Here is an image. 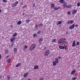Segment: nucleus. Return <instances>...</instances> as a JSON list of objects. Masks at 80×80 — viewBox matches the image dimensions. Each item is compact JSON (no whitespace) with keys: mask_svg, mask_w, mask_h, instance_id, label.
I'll list each match as a JSON object with an SVG mask.
<instances>
[{"mask_svg":"<svg viewBox=\"0 0 80 80\" xmlns=\"http://www.w3.org/2000/svg\"><path fill=\"white\" fill-rule=\"evenodd\" d=\"M36 47V44H32L29 48V50L30 51H32V50H33Z\"/></svg>","mask_w":80,"mask_h":80,"instance_id":"obj_1","label":"nucleus"},{"mask_svg":"<svg viewBox=\"0 0 80 80\" xmlns=\"http://www.w3.org/2000/svg\"><path fill=\"white\" fill-rule=\"evenodd\" d=\"M58 63V59L57 58H56L55 60L53 61L52 62V65L53 66H55L57 63Z\"/></svg>","mask_w":80,"mask_h":80,"instance_id":"obj_2","label":"nucleus"},{"mask_svg":"<svg viewBox=\"0 0 80 80\" xmlns=\"http://www.w3.org/2000/svg\"><path fill=\"white\" fill-rule=\"evenodd\" d=\"M64 40H65V38H61L58 41V43L60 44V43H65Z\"/></svg>","mask_w":80,"mask_h":80,"instance_id":"obj_3","label":"nucleus"},{"mask_svg":"<svg viewBox=\"0 0 80 80\" xmlns=\"http://www.w3.org/2000/svg\"><path fill=\"white\" fill-rule=\"evenodd\" d=\"M59 48L60 49H65V50H67V46H59Z\"/></svg>","mask_w":80,"mask_h":80,"instance_id":"obj_4","label":"nucleus"},{"mask_svg":"<svg viewBox=\"0 0 80 80\" xmlns=\"http://www.w3.org/2000/svg\"><path fill=\"white\" fill-rule=\"evenodd\" d=\"M50 53V51L49 50H47L44 53V55L45 56H47Z\"/></svg>","mask_w":80,"mask_h":80,"instance_id":"obj_5","label":"nucleus"},{"mask_svg":"<svg viewBox=\"0 0 80 80\" xmlns=\"http://www.w3.org/2000/svg\"><path fill=\"white\" fill-rule=\"evenodd\" d=\"M75 27V24H73L69 27V29H73Z\"/></svg>","mask_w":80,"mask_h":80,"instance_id":"obj_6","label":"nucleus"},{"mask_svg":"<svg viewBox=\"0 0 80 80\" xmlns=\"http://www.w3.org/2000/svg\"><path fill=\"white\" fill-rule=\"evenodd\" d=\"M77 10H74L72 11V14L73 15H75L77 13Z\"/></svg>","mask_w":80,"mask_h":80,"instance_id":"obj_7","label":"nucleus"},{"mask_svg":"<svg viewBox=\"0 0 80 80\" xmlns=\"http://www.w3.org/2000/svg\"><path fill=\"white\" fill-rule=\"evenodd\" d=\"M18 1L16 2L15 3H14L13 5H12V7H15V6H16L18 4Z\"/></svg>","mask_w":80,"mask_h":80,"instance_id":"obj_8","label":"nucleus"},{"mask_svg":"<svg viewBox=\"0 0 80 80\" xmlns=\"http://www.w3.org/2000/svg\"><path fill=\"white\" fill-rule=\"evenodd\" d=\"M76 41H74L72 42V47H75L76 44H75Z\"/></svg>","mask_w":80,"mask_h":80,"instance_id":"obj_9","label":"nucleus"},{"mask_svg":"<svg viewBox=\"0 0 80 80\" xmlns=\"http://www.w3.org/2000/svg\"><path fill=\"white\" fill-rule=\"evenodd\" d=\"M67 3L66 2L64 3L63 4V7H64V8L65 7H67Z\"/></svg>","mask_w":80,"mask_h":80,"instance_id":"obj_10","label":"nucleus"},{"mask_svg":"<svg viewBox=\"0 0 80 80\" xmlns=\"http://www.w3.org/2000/svg\"><path fill=\"white\" fill-rule=\"evenodd\" d=\"M39 68V67H38V65H36L35 66L34 68L35 69H38V68Z\"/></svg>","mask_w":80,"mask_h":80,"instance_id":"obj_11","label":"nucleus"},{"mask_svg":"<svg viewBox=\"0 0 80 80\" xmlns=\"http://www.w3.org/2000/svg\"><path fill=\"white\" fill-rule=\"evenodd\" d=\"M75 72H76V71H75V70H74L73 71H72V72L71 73V75H74V74H75Z\"/></svg>","mask_w":80,"mask_h":80,"instance_id":"obj_12","label":"nucleus"},{"mask_svg":"<svg viewBox=\"0 0 80 80\" xmlns=\"http://www.w3.org/2000/svg\"><path fill=\"white\" fill-rule=\"evenodd\" d=\"M59 2H61V3H63L65 2L64 0H60L59 1Z\"/></svg>","mask_w":80,"mask_h":80,"instance_id":"obj_13","label":"nucleus"},{"mask_svg":"<svg viewBox=\"0 0 80 80\" xmlns=\"http://www.w3.org/2000/svg\"><path fill=\"white\" fill-rule=\"evenodd\" d=\"M28 72H27L25 73L24 75V77H26L27 75H28Z\"/></svg>","mask_w":80,"mask_h":80,"instance_id":"obj_14","label":"nucleus"},{"mask_svg":"<svg viewBox=\"0 0 80 80\" xmlns=\"http://www.w3.org/2000/svg\"><path fill=\"white\" fill-rule=\"evenodd\" d=\"M71 7H72V5H68V6H67V8H71Z\"/></svg>","mask_w":80,"mask_h":80,"instance_id":"obj_15","label":"nucleus"},{"mask_svg":"<svg viewBox=\"0 0 80 80\" xmlns=\"http://www.w3.org/2000/svg\"><path fill=\"white\" fill-rule=\"evenodd\" d=\"M55 6V5L54 4H52L51 5V7H52V8H53V7H54Z\"/></svg>","mask_w":80,"mask_h":80,"instance_id":"obj_16","label":"nucleus"},{"mask_svg":"<svg viewBox=\"0 0 80 80\" xmlns=\"http://www.w3.org/2000/svg\"><path fill=\"white\" fill-rule=\"evenodd\" d=\"M21 23H22V22H21V21H19L17 22V24L18 25H20V24H21Z\"/></svg>","mask_w":80,"mask_h":80,"instance_id":"obj_17","label":"nucleus"},{"mask_svg":"<svg viewBox=\"0 0 80 80\" xmlns=\"http://www.w3.org/2000/svg\"><path fill=\"white\" fill-rule=\"evenodd\" d=\"M15 38H11V42H13V40H15Z\"/></svg>","mask_w":80,"mask_h":80,"instance_id":"obj_18","label":"nucleus"},{"mask_svg":"<svg viewBox=\"0 0 80 80\" xmlns=\"http://www.w3.org/2000/svg\"><path fill=\"white\" fill-rule=\"evenodd\" d=\"M15 38H11V42H13V40H15Z\"/></svg>","mask_w":80,"mask_h":80,"instance_id":"obj_19","label":"nucleus"},{"mask_svg":"<svg viewBox=\"0 0 80 80\" xmlns=\"http://www.w3.org/2000/svg\"><path fill=\"white\" fill-rule=\"evenodd\" d=\"M43 40V38H41L40 39H39V43H40V42H42Z\"/></svg>","mask_w":80,"mask_h":80,"instance_id":"obj_20","label":"nucleus"},{"mask_svg":"<svg viewBox=\"0 0 80 80\" xmlns=\"http://www.w3.org/2000/svg\"><path fill=\"white\" fill-rule=\"evenodd\" d=\"M14 52L15 53H16L17 52V48H15L14 49Z\"/></svg>","mask_w":80,"mask_h":80,"instance_id":"obj_21","label":"nucleus"},{"mask_svg":"<svg viewBox=\"0 0 80 80\" xmlns=\"http://www.w3.org/2000/svg\"><path fill=\"white\" fill-rule=\"evenodd\" d=\"M62 23V22L61 21H59L57 23V25H59V24H61Z\"/></svg>","mask_w":80,"mask_h":80,"instance_id":"obj_22","label":"nucleus"},{"mask_svg":"<svg viewBox=\"0 0 80 80\" xmlns=\"http://www.w3.org/2000/svg\"><path fill=\"white\" fill-rule=\"evenodd\" d=\"M7 62L8 63H10V59H9L7 60Z\"/></svg>","mask_w":80,"mask_h":80,"instance_id":"obj_23","label":"nucleus"},{"mask_svg":"<svg viewBox=\"0 0 80 80\" xmlns=\"http://www.w3.org/2000/svg\"><path fill=\"white\" fill-rule=\"evenodd\" d=\"M52 42H55L56 41V39H52Z\"/></svg>","mask_w":80,"mask_h":80,"instance_id":"obj_24","label":"nucleus"},{"mask_svg":"<svg viewBox=\"0 0 80 80\" xmlns=\"http://www.w3.org/2000/svg\"><path fill=\"white\" fill-rule=\"evenodd\" d=\"M20 65V64L19 63L16 65V67H18Z\"/></svg>","mask_w":80,"mask_h":80,"instance_id":"obj_25","label":"nucleus"},{"mask_svg":"<svg viewBox=\"0 0 80 80\" xmlns=\"http://www.w3.org/2000/svg\"><path fill=\"white\" fill-rule=\"evenodd\" d=\"M77 79V78H73L72 79V80H75Z\"/></svg>","mask_w":80,"mask_h":80,"instance_id":"obj_26","label":"nucleus"},{"mask_svg":"<svg viewBox=\"0 0 80 80\" xmlns=\"http://www.w3.org/2000/svg\"><path fill=\"white\" fill-rule=\"evenodd\" d=\"M70 13H71V12H70V11H68V15H70Z\"/></svg>","mask_w":80,"mask_h":80,"instance_id":"obj_27","label":"nucleus"},{"mask_svg":"<svg viewBox=\"0 0 80 80\" xmlns=\"http://www.w3.org/2000/svg\"><path fill=\"white\" fill-rule=\"evenodd\" d=\"M17 36V33H15L13 35V37H15V36Z\"/></svg>","mask_w":80,"mask_h":80,"instance_id":"obj_28","label":"nucleus"},{"mask_svg":"<svg viewBox=\"0 0 80 80\" xmlns=\"http://www.w3.org/2000/svg\"><path fill=\"white\" fill-rule=\"evenodd\" d=\"M33 36L34 37H35L37 36V34H34L33 35Z\"/></svg>","mask_w":80,"mask_h":80,"instance_id":"obj_29","label":"nucleus"},{"mask_svg":"<svg viewBox=\"0 0 80 80\" xmlns=\"http://www.w3.org/2000/svg\"><path fill=\"white\" fill-rule=\"evenodd\" d=\"M70 22L71 23H73V20L70 21Z\"/></svg>","mask_w":80,"mask_h":80,"instance_id":"obj_30","label":"nucleus"},{"mask_svg":"<svg viewBox=\"0 0 80 80\" xmlns=\"http://www.w3.org/2000/svg\"><path fill=\"white\" fill-rule=\"evenodd\" d=\"M79 43H80L79 42H77L76 43L77 45H79Z\"/></svg>","mask_w":80,"mask_h":80,"instance_id":"obj_31","label":"nucleus"},{"mask_svg":"<svg viewBox=\"0 0 80 80\" xmlns=\"http://www.w3.org/2000/svg\"><path fill=\"white\" fill-rule=\"evenodd\" d=\"M28 47L27 46V45H25V46H24V48H27V47Z\"/></svg>","mask_w":80,"mask_h":80,"instance_id":"obj_32","label":"nucleus"},{"mask_svg":"<svg viewBox=\"0 0 80 80\" xmlns=\"http://www.w3.org/2000/svg\"><path fill=\"white\" fill-rule=\"evenodd\" d=\"M80 3H78L77 4V6H78V7H79V6H80Z\"/></svg>","mask_w":80,"mask_h":80,"instance_id":"obj_33","label":"nucleus"},{"mask_svg":"<svg viewBox=\"0 0 80 80\" xmlns=\"http://www.w3.org/2000/svg\"><path fill=\"white\" fill-rule=\"evenodd\" d=\"M58 8H54V10H58Z\"/></svg>","mask_w":80,"mask_h":80,"instance_id":"obj_34","label":"nucleus"},{"mask_svg":"<svg viewBox=\"0 0 80 80\" xmlns=\"http://www.w3.org/2000/svg\"><path fill=\"white\" fill-rule=\"evenodd\" d=\"M30 21V20H28L26 21V23H28V22Z\"/></svg>","mask_w":80,"mask_h":80,"instance_id":"obj_35","label":"nucleus"},{"mask_svg":"<svg viewBox=\"0 0 80 80\" xmlns=\"http://www.w3.org/2000/svg\"><path fill=\"white\" fill-rule=\"evenodd\" d=\"M42 48H44L43 50H45V49H46V48H47L45 47H42Z\"/></svg>","mask_w":80,"mask_h":80,"instance_id":"obj_36","label":"nucleus"},{"mask_svg":"<svg viewBox=\"0 0 80 80\" xmlns=\"http://www.w3.org/2000/svg\"><path fill=\"white\" fill-rule=\"evenodd\" d=\"M68 24H69V23H70V21H69L68 22Z\"/></svg>","mask_w":80,"mask_h":80,"instance_id":"obj_37","label":"nucleus"},{"mask_svg":"<svg viewBox=\"0 0 80 80\" xmlns=\"http://www.w3.org/2000/svg\"><path fill=\"white\" fill-rule=\"evenodd\" d=\"M42 24H40L39 25V27H42Z\"/></svg>","mask_w":80,"mask_h":80,"instance_id":"obj_38","label":"nucleus"},{"mask_svg":"<svg viewBox=\"0 0 80 80\" xmlns=\"http://www.w3.org/2000/svg\"><path fill=\"white\" fill-rule=\"evenodd\" d=\"M3 2H7V0H3Z\"/></svg>","mask_w":80,"mask_h":80,"instance_id":"obj_39","label":"nucleus"},{"mask_svg":"<svg viewBox=\"0 0 80 80\" xmlns=\"http://www.w3.org/2000/svg\"><path fill=\"white\" fill-rule=\"evenodd\" d=\"M41 33V32L40 31H38V34H39V33Z\"/></svg>","mask_w":80,"mask_h":80,"instance_id":"obj_40","label":"nucleus"},{"mask_svg":"<svg viewBox=\"0 0 80 80\" xmlns=\"http://www.w3.org/2000/svg\"><path fill=\"white\" fill-rule=\"evenodd\" d=\"M75 26L76 27H78V25L77 24H76L75 25Z\"/></svg>","mask_w":80,"mask_h":80,"instance_id":"obj_41","label":"nucleus"},{"mask_svg":"<svg viewBox=\"0 0 80 80\" xmlns=\"http://www.w3.org/2000/svg\"><path fill=\"white\" fill-rule=\"evenodd\" d=\"M13 43H12V44L11 45V47H12V46H13Z\"/></svg>","mask_w":80,"mask_h":80,"instance_id":"obj_42","label":"nucleus"},{"mask_svg":"<svg viewBox=\"0 0 80 80\" xmlns=\"http://www.w3.org/2000/svg\"><path fill=\"white\" fill-rule=\"evenodd\" d=\"M38 25H36V26H35V27H36V28H37V27H38Z\"/></svg>","mask_w":80,"mask_h":80,"instance_id":"obj_43","label":"nucleus"},{"mask_svg":"<svg viewBox=\"0 0 80 80\" xmlns=\"http://www.w3.org/2000/svg\"><path fill=\"white\" fill-rule=\"evenodd\" d=\"M1 58H2V56L0 54V60L1 59Z\"/></svg>","mask_w":80,"mask_h":80,"instance_id":"obj_44","label":"nucleus"},{"mask_svg":"<svg viewBox=\"0 0 80 80\" xmlns=\"http://www.w3.org/2000/svg\"><path fill=\"white\" fill-rule=\"evenodd\" d=\"M66 34H68V31H67L66 32Z\"/></svg>","mask_w":80,"mask_h":80,"instance_id":"obj_45","label":"nucleus"},{"mask_svg":"<svg viewBox=\"0 0 80 80\" xmlns=\"http://www.w3.org/2000/svg\"><path fill=\"white\" fill-rule=\"evenodd\" d=\"M8 80H9L10 79V77H8Z\"/></svg>","mask_w":80,"mask_h":80,"instance_id":"obj_46","label":"nucleus"},{"mask_svg":"<svg viewBox=\"0 0 80 80\" xmlns=\"http://www.w3.org/2000/svg\"><path fill=\"white\" fill-rule=\"evenodd\" d=\"M58 58H59V59H60V58H61V57H58Z\"/></svg>","mask_w":80,"mask_h":80,"instance_id":"obj_47","label":"nucleus"},{"mask_svg":"<svg viewBox=\"0 0 80 80\" xmlns=\"http://www.w3.org/2000/svg\"><path fill=\"white\" fill-rule=\"evenodd\" d=\"M1 12H2V10L0 9V13H1Z\"/></svg>","mask_w":80,"mask_h":80,"instance_id":"obj_48","label":"nucleus"},{"mask_svg":"<svg viewBox=\"0 0 80 80\" xmlns=\"http://www.w3.org/2000/svg\"><path fill=\"white\" fill-rule=\"evenodd\" d=\"M21 4H23V2H21Z\"/></svg>","mask_w":80,"mask_h":80,"instance_id":"obj_49","label":"nucleus"},{"mask_svg":"<svg viewBox=\"0 0 80 80\" xmlns=\"http://www.w3.org/2000/svg\"><path fill=\"white\" fill-rule=\"evenodd\" d=\"M43 80V78L41 79V80Z\"/></svg>","mask_w":80,"mask_h":80,"instance_id":"obj_50","label":"nucleus"},{"mask_svg":"<svg viewBox=\"0 0 80 80\" xmlns=\"http://www.w3.org/2000/svg\"><path fill=\"white\" fill-rule=\"evenodd\" d=\"M26 6H24L23 7H26Z\"/></svg>","mask_w":80,"mask_h":80,"instance_id":"obj_51","label":"nucleus"},{"mask_svg":"<svg viewBox=\"0 0 80 80\" xmlns=\"http://www.w3.org/2000/svg\"><path fill=\"white\" fill-rule=\"evenodd\" d=\"M11 27H13L12 26V25H11Z\"/></svg>","mask_w":80,"mask_h":80,"instance_id":"obj_52","label":"nucleus"}]
</instances>
